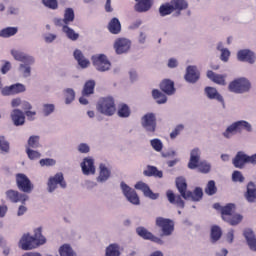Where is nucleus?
Returning a JSON list of instances; mask_svg holds the SVG:
<instances>
[{"label": "nucleus", "instance_id": "obj_18", "mask_svg": "<svg viewBox=\"0 0 256 256\" xmlns=\"http://www.w3.org/2000/svg\"><path fill=\"white\" fill-rule=\"evenodd\" d=\"M204 93L208 99L218 101V103H221L222 108L225 109V99H223L219 91L213 87L208 86L204 89Z\"/></svg>", "mask_w": 256, "mask_h": 256}, {"label": "nucleus", "instance_id": "obj_41", "mask_svg": "<svg viewBox=\"0 0 256 256\" xmlns=\"http://www.w3.org/2000/svg\"><path fill=\"white\" fill-rule=\"evenodd\" d=\"M60 256H77V253H75V250L71 247L69 244H63L59 248Z\"/></svg>", "mask_w": 256, "mask_h": 256}, {"label": "nucleus", "instance_id": "obj_17", "mask_svg": "<svg viewBox=\"0 0 256 256\" xmlns=\"http://www.w3.org/2000/svg\"><path fill=\"white\" fill-rule=\"evenodd\" d=\"M237 59L238 61H242L244 63H250V65H253L256 60L255 53L249 49L239 50L237 53Z\"/></svg>", "mask_w": 256, "mask_h": 256}, {"label": "nucleus", "instance_id": "obj_39", "mask_svg": "<svg viewBox=\"0 0 256 256\" xmlns=\"http://www.w3.org/2000/svg\"><path fill=\"white\" fill-rule=\"evenodd\" d=\"M234 123L238 133H241V131H247L248 133H251L253 131V126L248 121L239 120Z\"/></svg>", "mask_w": 256, "mask_h": 256}, {"label": "nucleus", "instance_id": "obj_15", "mask_svg": "<svg viewBox=\"0 0 256 256\" xmlns=\"http://www.w3.org/2000/svg\"><path fill=\"white\" fill-rule=\"evenodd\" d=\"M201 77V72L197 69V66H188L186 68V74L184 76L187 83H197Z\"/></svg>", "mask_w": 256, "mask_h": 256}, {"label": "nucleus", "instance_id": "obj_64", "mask_svg": "<svg viewBox=\"0 0 256 256\" xmlns=\"http://www.w3.org/2000/svg\"><path fill=\"white\" fill-rule=\"evenodd\" d=\"M56 161L51 158L41 159L40 165L41 167H53L55 165Z\"/></svg>", "mask_w": 256, "mask_h": 256}, {"label": "nucleus", "instance_id": "obj_12", "mask_svg": "<svg viewBox=\"0 0 256 256\" xmlns=\"http://www.w3.org/2000/svg\"><path fill=\"white\" fill-rule=\"evenodd\" d=\"M18 247L22 249V251H31L33 249H37V244L35 243V239H33L31 234L25 233L19 240Z\"/></svg>", "mask_w": 256, "mask_h": 256}, {"label": "nucleus", "instance_id": "obj_34", "mask_svg": "<svg viewBox=\"0 0 256 256\" xmlns=\"http://www.w3.org/2000/svg\"><path fill=\"white\" fill-rule=\"evenodd\" d=\"M221 213L223 221H229V219H231V217H233V214L235 213V205L228 204L222 207Z\"/></svg>", "mask_w": 256, "mask_h": 256}, {"label": "nucleus", "instance_id": "obj_2", "mask_svg": "<svg viewBox=\"0 0 256 256\" xmlns=\"http://www.w3.org/2000/svg\"><path fill=\"white\" fill-rule=\"evenodd\" d=\"M96 109L102 115L112 117L116 111L115 100L111 97L101 98L96 105Z\"/></svg>", "mask_w": 256, "mask_h": 256}, {"label": "nucleus", "instance_id": "obj_26", "mask_svg": "<svg viewBox=\"0 0 256 256\" xmlns=\"http://www.w3.org/2000/svg\"><path fill=\"white\" fill-rule=\"evenodd\" d=\"M109 177H111V170L107 168V165L100 164L99 165V175L96 178V181L98 183H105L106 181H109Z\"/></svg>", "mask_w": 256, "mask_h": 256}, {"label": "nucleus", "instance_id": "obj_45", "mask_svg": "<svg viewBox=\"0 0 256 256\" xmlns=\"http://www.w3.org/2000/svg\"><path fill=\"white\" fill-rule=\"evenodd\" d=\"M64 24L69 26L70 23L75 21V11L73 8H67L64 12Z\"/></svg>", "mask_w": 256, "mask_h": 256}, {"label": "nucleus", "instance_id": "obj_21", "mask_svg": "<svg viewBox=\"0 0 256 256\" xmlns=\"http://www.w3.org/2000/svg\"><path fill=\"white\" fill-rule=\"evenodd\" d=\"M232 163L236 169H243L248 163V155L243 151H239L233 158Z\"/></svg>", "mask_w": 256, "mask_h": 256}, {"label": "nucleus", "instance_id": "obj_33", "mask_svg": "<svg viewBox=\"0 0 256 256\" xmlns=\"http://www.w3.org/2000/svg\"><path fill=\"white\" fill-rule=\"evenodd\" d=\"M216 49L217 51H220V60H222L223 63H228L229 58L231 57V51L225 48V45H223V42H219L216 46Z\"/></svg>", "mask_w": 256, "mask_h": 256}, {"label": "nucleus", "instance_id": "obj_10", "mask_svg": "<svg viewBox=\"0 0 256 256\" xmlns=\"http://www.w3.org/2000/svg\"><path fill=\"white\" fill-rule=\"evenodd\" d=\"M113 48L116 55H125L131 51V40L127 38H118L114 41Z\"/></svg>", "mask_w": 256, "mask_h": 256}, {"label": "nucleus", "instance_id": "obj_52", "mask_svg": "<svg viewBox=\"0 0 256 256\" xmlns=\"http://www.w3.org/2000/svg\"><path fill=\"white\" fill-rule=\"evenodd\" d=\"M75 101V90L67 88L65 90V103L66 105H71Z\"/></svg>", "mask_w": 256, "mask_h": 256}, {"label": "nucleus", "instance_id": "obj_24", "mask_svg": "<svg viewBox=\"0 0 256 256\" xmlns=\"http://www.w3.org/2000/svg\"><path fill=\"white\" fill-rule=\"evenodd\" d=\"M151 7H153V0H140L135 3L134 11L136 13H147V11H151Z\"/></svg>", "mask_w": 256, "mask_h": 256}, {"label": "nucleus", "instance_id": "obj_30", "mask_svg": "<svg viewBox=\"0 0 256 256\" xmlns=\"http://www.w3.org/2000/svg\"><path fill=\"white\" fill-rule=\"evenodd\" d=\"M246 201L248 203H256V187L255 183L249 182L247 185V191L244 195Z\"/></svg>", "mask_w": 256, "mask_h": 256}, {"label": "nucleus", "instance_id": "obj_4", "mask_svg": "<svg viewBox=\"0 0 256 256\" xmlns=\"http://www.w3.org/2000/svg\"><path fill=\"white\" fill-rule=\"evenodd\" d=\"M60 185L62 189H67V182H65V177L63 173H56L54 176H51L47 182V191L48 193H54L57 190V187Z\"/></svg>", "mask_w": 256, "mask_h": 256}, {"label": "nucleus", "instance_id": "obj_28", "mask_svg": "<svg viewBox=\"0 0 256 256\" xmlns=\"http://www.w3.org/2000/svg\"><path fill=\"white\" fill-rule=\"evenodd\" d=\"M31 65H35V63H27L23 62L19 64L17 72L20 77H23V79H28V77L31 76Z\"/></svg>", "mask_w": 256, "mask_h": 256}, {"label": "nucleus", "instance_id": "obj_44", "mask_svg": "<svg viewBox=\"0 0 256 256\" xmlns=\"http://www.w3.org/2000/svg\"><path fill=\"white\" fill-rule=\"evenodd\" d=\"M95 91V80H88L83 87L82 95H93Z\"/></svg>", "mask_w": 256, "mask_h": 256}, {"label": "nucleus", "instance_id": "obj_22", "mask_svg": "<svg viewBox=\"0 0 256 256\" xmlns=\"http://www.w3.org/2000/svg\"><path fill=\"white\" fill-rule=\"evenodd\" d=\"M243 235L245 237L246 243L250 249V251L256 252V236L255 232H253L250 228L244 230Z\"/></svg>", "mask_w": 256, "mask_h": 256}, {"label": "nucleus", "instance_id": "obj_7", "mask_svg": "<svg viewBox=\"0 0 256 256\" xmlns=\"http://www.w3.org/2000/svg\"><path fill=\"white\" fill-rule=\"evenodd\" d=\"M16 185L22 193H31L34 189L33 183H31L29 177L23 173L16 174Z\"/></svg>", "mask_w": 256, "mask_h": 256}, {"label": "nucleus", "instance_id": "obj_9", "mask_svg": "<svg viewBox=\"0 0 256 256\" xmlns=\"http://www.w3.org/2000/svg\"><path fill=\"white\" fill-rule=\"evenodd\" d=\"M6 199L7 201H10V203H21L22 205H25V203L29 201V195L10 189L6 191Z\"/></svg>", "mask_w": 256, "mask_h": 256}, {"label": "nucleus", "instance_id": "obj_8", "mask_svg": "<svg viewBox=\"0 0 256 256\" xmlns=\"http://www.w3.org/2000/svg\"><path fill=\"white\" fill-rule=\"evenodd\" d=\"M120 187L124 197H126L129 203H132V205L141 204V201L139 200V195H137L135 189L129 187V185H127L125 182H121Z\"/></svg>", "mask_w": 256, "mask_h": 256}, {"label": "nucleus", "instance_id": "obj_40", "mask_svg": "<svg viewBox=\"0 0 256 256\" xmlns=\"http://www.w3.org/2000/svg\"><path fill=\"white\" fill-rule=\"evenodd\" d=\"M62 31L65 33L66 37L70 39V41H77V39H79V33L75 32V30L67 25L63 26Z\"/></svg>", "mask_w": 256, "mask_h": 256}, {"label": "nucleus", "instance_id": "obj_57", "mask_svg": "<svg viewBox=\"0 0 256 256\" xmlns=\"http://www.w3.org/2000/svg\"><path fill=\"white\" fill-rule=\"evenodd\" d=\"M243 221V216L241 214H232V217L229 218V220H226V223H229V225L235 226L239 225Z\"/></svg>", "mask_w": 256, "mask_h": 256}, {"label": "nucleus", "instance_id": "obj_54", "mask_svg": "<svg viewBox=\"0 0 256 256\" xmlns=\"http://www.w3.org/2000/svg\"><path fill=\"white\" fill-rule=\"evenodd\" d=\"M206 195H215L217 193V186L215 185V181L210 180L205 188Z\"/></svg>", "mask_w": 256, "mask_h": 256}, {"label": "nucleus", "instance_id": "obj_51", "mask_svg": "<svg viewBox=\"0 0 256 256\" xmlns=\"http://www.w3.org/2000/svg\"><path fill=\"white\" fill-rule=\"evenodd\" d=\"M131 115V109H129V106L127 104H122L118 108V116L126 119Z\"/></svg>", "mask_w": 256, "mask_h": 256}, {"label": "nucleus", "instance_id": "obj_38", "mask_svg": "<svg viewBox=\"0 0 256 256\" xmlns=\"http://www.w3.org/2000/svg\"><path fill=\"white\" fill-rule=\"evenodd\" d=\"M143 173L146 177H158V179H163V171L157 169L155 166H147V169L144 170Z\"/></svg>", "mask_w": 256, "mask_h": 256}, {"label": "nucleus", "instance_id": "obj_50", "mask_svg": "<svg viewBox=\"0 0 256 256\" xmlns=\"http://www.w3.org/2000/svg\"><path fill=\"white\" fill-rule=\"evenodd\" d=\"M39 139V136H30L26 147H29V149H39L41 147Z\"/></svg>", "mask_w": 256, "mask_h": 256}, {"label": "nucleus", "instance_id": "obj_29", "mask_svg": "<svg viewBox=\"0 0 256 256\" xmlns=\"http://www.w3.org/2000/svg\"><path fill=\"white\" fill-rule=\"evenodd\" d=\"M32 239H34V243L36 244V247H41V245H45L47 243V238L43 236V228L38 227L34 230V235L32 236Z\"/></svg>", "mask_w": 256, "mask_h": 256}, {"label": "nucleus", "instance_id": "obj_6", "mask_svg": "<svg viewBox=\"0 0 256 256\" xmlns=\"http://www.w3.org/2000/svg\"><path fill=\"white\" fill-rule=\"evenodd\" d=\"M156 225L160 227L165 237L173 235V231H175V223L169 218L157 217Z\"/></svg>", "mask_w": 256, "mask_h": 256}, {"label": "nucleus", "instance_id": "obj_35", "mask_svg": "<svg viewBox=\"0 0 256 256\" xmlns=\"http://www.w3.org/2000/svg\"><path fill=\"white\" fill-rule=\"evenodd\" d=\"M108 31L112 35H119L121 33V22L117 18H112L108 24Z\"/></svg>", "mask_w": 256, "mask_h": 256}, {"label": "nucleus", "instance_id": "obj_23", "mask_svg": "<svg viewBox=\"0 0 256 256\" xmlns=\"http://www.w3.org/2000/svg\"><path fill=\"white\" fill-rule=\"evenodd\" d=\"M10 117L16 127H21V125H25V113H23V111H21L20 109L12 110Z\"/></svg>", "mask_w": 256, "mask_h": 256}, {"label": "nucleus", "instance_id": "obj_16", "mask_svg": "<svg viewBox=\"0 0 256 256\" xmlns=\"http://www.w3.org/2000/svg\"><path fill=\"white\" fill-rule=\"evenodd\" d=\"M134 187L138 191H142L144 197H148V199H152V201L159 199V193H154L145 182H138Z\"/></svg>", "mask_w": 256, "mask_h": 256}, {"label": "nucleus", "instance_id": "obj_49", "mask_svg": "<svg viewBox=\"0 0 256 256\" xmlns=\"http://www.w3.org/2000/svg\"><path fill=\"white\" fill-rule=\"evenodd\" d=\"M221 228L219 226H213L211 229V241L212 243H217L221 239Z\"/></svg>", "mask_w": 256, "mask_h": 256}, {"label": "nucleus", "instance_id": "obj_56", "mask_svg": "<svg viewBox=\"0 0 256 256\" xmlns=\"http://www.w3.org/2000/svg\"><path fill=\"white\" fill-rule=\"evenodd\" d=\"M26 154L28 155V158L31 161H35V160L41 158V153H39V151L33 150V149L29 148V147H26Z\"/></svg>", "mask_w": 256, "mask_h": 256}, {"label": "nucleus", "instance_id": "obj_27", "mask_svg": "<svg viewBox=\"0 0 256 256\" xmlns=\"http://www.w3.org/2000/svg\"><path fill=\"white\" fill-rule=\"evenodd\" d=\"M166 197L171 205H176V207H180V209L185 207V202L181 199V196L175 195L171 190L166 192Z\"/></svg>", "mask_w": 256, "mask_h": 256}, {"label": "nucleus", "instance_id": "obj_5", "mask_svg": "<svg viewBox=\"0 0 256 256\" xmlns=\"http://www.w3.org/2000/svg\"><path fill=\"white\" fill-rule=\"evenodd\" d=\"M92 63L96 71H100L101 73H105V71H109V69H111V62L104 54L92 56Z\"/></svg>", "mask_w": 256, "mask_h": 256}, {"label": "nucleus", "instance_id": "obj_19", "mask_svg": "<svg viewBox=\"0 0 256 256\" xmlns=\"http://www.w3.org/2000/svg\"><path fill=\"white\" fill-rule=\"evenodd\" d=\"M11 55L14 57L15 61H20L21 63H35V57L26 54L23 51L11 50Z\"/></svg>", "mask_w": 256, "mask_h": 256}, {"label": "nucleus", "instance_id": "obj_48", "mask_svg": "<svg viewBox=\"0 0 256 256\" xmlns=\"http://www.w3.org/2000/svg\"><path fill=\"white\" fill-rule=\"evenodd\" d=\"M18 31H19V28L17 27H6L2 29L3 39H9V37H13L17 35Z\"/></svg>", "mask_w": 256, "mask_h": 256}, {"label": "nucleus", "instance_id": "obj_63", "mask_svg": "<svg viewBox=\"0 0 256 256\" xmlns=\"http://www.w3.org/2000/svg\"><path fill=\"white\" fill-rule=\"evenodd\" d=\"M185 129V126L183 124L177 125L174 130L170 133L171 139H177L178 135H181V131Z\"/></svg>", "mask_w": 256, "mask_h": 256}, {"label": "nucleus", "instance_id": "obj_1", "mask_svg": "<svg viewBox=\"0 0 256 256\" xmlns=\"http://www.w3.org/2000/svg\"><path fill=\"white\" fill-rule=\"evenodd\" d=\"M176 187L183 199L186 201H199L203 199V189L195 188L194 192L187 191V180L183 177H179L176 179Z\"/></svg>", "mask_w": 256, "mask_h": 256}, {"label": "nucleus", "instance_id": "obj_59", "mask_svg": "<svg viewBox=\"0 0 256 256\" xmlns=\"http://www.w3.org/2000/svg\"><path fill=\"white\" fill-rule=\"evenodd\" d=\"M197 169H199L200 173L207 174L211 171V163L202 161L198 164Z\"/></svg>", "mask_w": 256, "mask_h": 256}, {"label": "nucleus", "instance_id": "obj_14", "mask_svg": "<svg viewBox=\"0 0 256 256\" xmlns=\"http://www.w3.org/2000/svg\"><path fill=\"white\" fill-rule=\"evenodd\" d=\"M83 175H95V160L91 157H85L80 164Z\"/></svg>", "mask_w": 256, "mask_h": 256}, {"label": "nucleus", "instance_id": "obj_47", "mask_svg": "<svg viewBox=\"0 0 256 256\" xmlns=\"http://www.w3.org/2000/svg\"><path fill=\"white\" fill-rule=\"evenodd\" d=\"M235 133H239V132H238L237 126L234 122L226 128V130L222 133V135H223V137H225V139H231V137H233V135H235Z\"/></svg>", "mask_w": 256, "mask_h": 256}, {"label": "nucleus", "instance_id": "obj_58", "mask_svg": "<svg viewBox=\"0 0 256 256\" xmlns=\"http://www.w3.org/2000/svg\"><path fill=\"white\" fill-rule=\"evenodd\" d=\"M11 87L13 95H18V93H25V91H27V88L22 83L13 84Z\"/></svg>", "mask_w": 256, "mask_h": 256}, {"label": "nucleus", "instance_id": "obj_11", "mask_svg": "<svg viewBox=\"0 0 256 256\" xmlns=\"http://www.w3.org/2000/svg\"><path fill=\"white\" fill-rule=\"evenodd\" d=\"M141 125L147 133H153L157 129V118H155V114L148 113L144 115L141 119Z\"/></svg>", "mask_w": 256, "mask_h": 256}, {"label": "nucleus", "instance_id": "obj_55", "mask_svg": "<svg viewBox=\"0 0 256 256\" xmlns=\"http://www.w3.org/2000/svg\"><path fill=\"white\" fill-rule=\"evenodd\" d=\"M42 113L44 117H49L52 113H55V105L54 104H43L42 105Z\"/></svg>", "mask_w": 256, "mask_h": 256}, {"label": "nucleus", "instance_id": "obj_13", "mask_svg": "<svg viewBox=\"0 0 256 256\" xmlns=\"http://www.w3.org/2000/svg\"><path fill=\"white\" fill-rule=\"evenodd\" d=\"M137 235L139 237H142V239H146L148 241H153V243H158V245H163V241L161 238L153 235V233L149 232L145 227L140 226L136 229Z\"/></svg>", "mask_w": 256, "mask_h": 256}, {"label": "nucleus", "instance_id": "obj_43", "mask_svg": "<svg viewBox=\"0 0 256 256\" xmlns=\"http://www.w3.org/2000/svg\"><path fill=\"white\" fill-rule=\"evenodd\" d=\"M173 11H175V10L173 9L171 2L162 4L159 7V13H160L161 17H167V15H171V13H173Z\"/></svg>", "mask_w": 256, "mask_h": 256}, {"label": "nucleus", "instance_id": "obj_37", "mask_svg": "<svg viewBox=\"0 0 256 256\" xmlns=\"http://www.w3.org/2000/svg\"><path fill=\"white\" fill-rule=\"evenodd\" d=\"M207 77L210 79V81H213V83H216L217 85H226L225 75L216 74L215 72L209 70L207 72Z\"/></svg>", "mask_w": 256, "mask_h": 256}, {"label": "nucleus", "instance_id": "obj_31", "mask_svg": "<svg viewBox=\"0 0 256 256\" xmlns=\"http://www.w3.org/2000/svg\"><path fill=\"white\" fill-rule=\"evenodd\" d=\"M74 58L77 60L78 65L82 69H87V67H89V65L91 64V62H89V59L85 58L83 52L79 49H76L74 51Z\"/></svg>", "mask_w": 256, "mask_h": 256}, {"label": "nucleus", "instance_id": "obj_25", "mask_svg": "<svg viewBox=\"0 0 256 256\" xmlns=\"http://www.w3.org/2000/svg\"><path fill=\"white\" fill-rule=\"evenodd\" d=\"M170 4L172 5V9L176 11V15H181V11H186L189 9V2L187 0H171Z\"/></svg>", "mask_w": 256, "mask_h": 256}, {"label": "nucleus", "instance_id": "obj_42", "mask_svg": "<svg viewBox=\"0 0 256 256\" xmlns=\"http://www.w3.org/2000/svg\"><path fill=\"white\" fill-rule=\"evenodd\" d=\"M9 151H11L9 141H7V138H5V136H0V154L7 155Z\"/></svg>", "mask_w": 256, "mask_h": 256}, {"label": "nucleus", "instance_id": "obj_61", "mask_svg": "<svg viewBox=\"0 0 256 256\" xmlns=\"http://www.w3.org/2000/svg\"><path fill=\"white\" fill-rule=\"evenodd\" d=\"M232 181H234V183H243V181H245V177L243 176L241 171L235 170L232 173Z\"/></svg>", "mask_w": 256, "mask_h": 256}, {"label": "nucleus", "instance_id": "obj_62", "mask_svg": "<svg viewBox=\"0 0 256 256\" xmlns=\"http://www.w3.org/2000/svg\"><path fill=\"white\" fill-rule=\"evenodd\" d=\"M42 3L45 7L52 10L58 9L59 7L57 0H42Z\"/></svg>", "mask_w": 256, "mask_h": 256}, {"label": "nucleus", "instance_id": "obj_32", "mask_svg": "<svg viewBox=\"0 0 256 256\" xmlns=\"http://www.w3.org/2000/svg\"><path fill=\"white\" fill-rule=\"evenodd\" d=\"M160 89L166 95H173L175 94V83L171 80H163L160 84Z\"/></svg>", "mask_w": 256, "mask_h": 256}, {"label": "nucleus", "instance_id": "obj_46", "mask_svg": "<svg viewBox=\"0 0 256 256\" xmlns=\"http://www.w3.org/2000/svg\"><path fill=\"white\" fill-rule=\"evenodd\" d=\"M152 96L153 99L156 100V103H158V105H163L164 103H167V96L161 93V91L159 90H153Z\"/></svg>", "mask_w": 256, "mask_h": 256}, {"label": "nucleus", "instance_id": "obj_60", "mask_svg": "<svg viewBox=\"0 0 256 256\" xmlns=\"http://www.w3.org/2000/svg\"><path fill=\"white\" fill-rule=\"evenodd\" d=\"M77 151H78V153L87 155V153H90V151H91V146H89V144H87V143H80L77 146Z\"/></svg>", "mask_w": 256, "mask_h": 256}, {"label": "nucleus", "instance_id": "obj_20", "mask_svg": "<svg viewBox=\"0 0 256 256\" xmlns=\"http://www.w3.org/2000/svg\"><path fill=\"white\" fill-rule=\"evenodd\" d=\"M201 161V149L194 148L190 151V160L188 162L189 169H197Z\"/></svg>", "mask_w": 256, "mask_h": 256}, {"label": "nucleus", "instance_id": "obj_3", "mask_svg": "<svg viewBox=\"0 0 256 256\" xmlns=\"http://www.w3.org/2000/svg\"><path fill=\"white\" fill-rule=\"evenodd\" d=\"M228 89L232 93H247L251 89V82L246 78H238L229 84Z\"/></svg>", "mask_w": 256, "mask_h": 256}, {"label": "nucleus", "instance_id": "obj_53", "mask_svg": "<svg viewBox=\"0 0 256 256\" xmlns=\"http://www.w3.org/2000/svg\"><path fill=\"white\" fill-rule=\"evenodd\" d=\"M150 145L154 151H157V153L163 151V142L159 138L150 140Z\"/></svg>", "mask_w": 256, "mask_h": 256}, {"label": "nucleus", "instance_id": "obj_36", "mask_svg": "<svg viewBox=\"0 0 256 256\" xmlns=\"http://www.w3.org/2000/svg\"><path fill=\"white\" fill-rule=\"evenodd\" d=\"M105 256H121V246L117 243H112L106 247Z\"/></svg>", "mask_w": 256, "mask_h": 256}]
</instances>
